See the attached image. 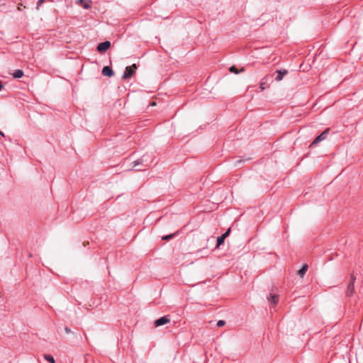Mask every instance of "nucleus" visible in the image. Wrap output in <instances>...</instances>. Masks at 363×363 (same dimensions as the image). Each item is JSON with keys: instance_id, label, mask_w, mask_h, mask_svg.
I'll return each mask as SVG.
<instances>
[{"instance_id": "2", "label": "nucleus", "mask_w": 363, "mask_h": 363, "mask_svg": "<svg viewBox=\"0 0 363 363\" xmlns=\"http://www.w3.org/2000/svg\"><path fill=\"white\" fill-rule=\"evenodd\" d=\"M355 280H356V277H354V275L351 274L350 282L348 284L347 289L346 291L347 296H351L353 295L354 291V284Z\"/></svg>"}, {"instance_id": "18", "label": "nucleus", "mask_w": 363, "mask_h": 363, "mask_svg": "<svg viewBox=\"0 0 363 363\" xmlns=\"http://www.w3.org/2000/svg\"><path fill=\"white\" fill-rule=\"evenodd\" d=\"M45 0H38V2H37V6H36V9H39L40 6H41V4L44 2Z\"/></svg>"}, {"instance_id": "10", "label": "nucleus", "mask_w": 363, "mask_h": 363, "mask_svg": "<svg viewBox=\"0 0 363 363\" xmlns=\"http://www.w3.org/2000/svg\"><path fill=\"white\" fill-rule=\"evenodd\" d=\"M308 265L307 264H304L301 269H299L298 271V274L301 277H303V276L305 275L306 272H307L308 270Z\"/></svg>"}, {"instance_id": "6", "label": "nucleus", "mask_w": 363, "mask_h": 363, "mask_svg": "<svg viewBox=\"0 0 363 363\" xmlns=\"http://www.w3.org/2000/svg\"><path fill=\"white\" fill-rule=\"evenodd\" d=\"M101 72L104 76H107L109 77H112L114 74L113 69L109 66L104 67Z\"/></svg>"}, {"instance_id": "8", "label": "nucleus", "mask_w": 363, "mask_h": 363, "mask_svg": "<svg viewBox=\"0 0 363 363\" xmlns=\"http://www.w3.org/2000/svg\"><path fill=\"white\" fill-rule=\"evenodd\" d=\"M277 75L275 77V79L277 82H279V81L282 80L283 77L287 74V71L286 69L277 70Z\"/></svg>"}, {"instance_id": "19", "label": "nucleus", "mask_w": 363, "mask_h": 363, "mask_svg": "<svg viewBox=\"0 0 363 363\" xmlns=\"http://www.w3.org/2000/svg\"><path fill=\"white\" fill-rule=\"evenodd\" d=\"M259 88H260L262 90H264V89H265L264 83L261 82V83H260V84H259Z\"/></svg>"}, {"instance_id": "9", "label": "nucleus", "mask_w": 363, "mask_h": 363, "mask_svg": "<svg viewBox=\"0 0 363 363\" xmlns=\"http://www.w3.org/2000/svg\"><path fill=\"white\" fill-rule=\"evenodd\" d=\"M268 301L274 304H277L279 301V296L277 294H270Z\"/></svg>"}, {"instance_id": "13", "label": "nucleus", "mask_w": 363, "mask_h": 363, "mask_svg": "<svg viewBox=\"0 0 363 363\" xmlns=\"http://www.w3.org/2000/svg\"><path fill=\"white\" fill-rule=\"evenodd\" d=\"M178 234V232H176L174 233H172L169 235H164L162 237V240H169L172 238H174Z\"/></svg>"}, {"instance_id": "7", "label": "nucleus", "mask_w": 363, "mask_h": 363, "mask_svg": "<svg viewBox=\"0 0 363 363\" xmlns=\"http://www.w3.org/2000/svg\"><path fill=\"white\" fill-rule=\"evenodd\" d=\"M230 233V230H228L227 232L223 233L221 236L218 237L217 238V247H218L220 245L224 243L225 239L228 236Z\"/></svg>"}, {"instance_id": "15", "label": "nucleus", "mask_w": 363, "mask_h": 363, "mask_svg": "<svg viewBox=\"0 0 363 363\" xmlns=\"http://www.w3.org/2000/svg\"><path fill=\"white\" fill-rule=\"evenodd\" d=\"M145 161V156L142 157L140 159H139L138 160H136L133 162V167H136L138 165L140 164H143V162Z\"/></svg>"}, {"instance_id": "5", "label": "nucleus", "mask_w": 363, "mask_h": 363, "mask_svg": "<svg viewBox=\"0 0 363 363\" xmlns=\"http://www.w3.org/2000/svg\"><path fill=\"white\" fill-rule=\"evenodd\" d=\"M170 322V318L168 315H164L155 321V327H159Z\"/></svg>"}, {"instance_id": "20", "label": "nucleus", "mask_w": 363, "mask_h": 363, "mask_svg": "<svg viewBox=\"0 0 363 363\" xmlns=\"http://www.w3.org/2000/svg\"><path fill=\"white\" fill-rule=\"evenodd\" d=\"M148 167H149V165H148V164H145V165H144V169H143V170H144V169H146ZM135 170H136V171H140V170H143V169H139V168H138V169H136Z\"/></svg>"}, {"instance_id": "14", "label": "nucleus", "mask_w": 363, "mask_h": 363, "mask_svg": "<svg viewBox=\"0 0 363 363\" xmlns=\"http://www.w3.org/2000/svg\"><path fill=\"white\" fill-rule=\"evenodd\" d=\"M44 358L50 363H55L54 357L50 354H44Z\"/></svg>"}, {"instance_id": "3", "label": "nucleus", "mask_w": 363, "mask_h": 363, "mask_svg": "<svg viewBox=\"0 0 363 363\" xmlns=\"http://www.w3.org/2000/svg\"><path fill=\"white\" fill-rule=\"evenodd\" d=\"M110 47H111V43L109 41L106 40L103 43H100L97 45L96 49L99 52L103 53V52H105Z\"/></svg>"}, {"instance_id": "12", "label": "nucleus", "mask_w": 363, "mask_h": 363, "mask_svg": "<svg viewBox=\"0 0 363 363\" xmlns=\"http://www.w3.org/2000/svg\"><path fill=\"white\" fill-rule=\"evenodd\" d=\"M82 6L85 9H89L91 7V0H80Z\"/></svg>"}, {"instance_id": "21", "label": "nucleus", "mask_w": 363, "mask_h": 363, "mask_svg": "<svg viewBox=\"0 0 363 363\" xmlns=\"http://www.w3.org/2000/svg\"><path fill=\"white\" fill-rule=\"evenodd\" d=\"M65 332H66L67 333H71V330H70L69 328L66 327V328H65Z\"/></svg>"}, {"instance_id": "4", "label": "nucleus", "mask_w": 363, "mask_h": 363, "mask_svg": "<svg viewBox=\"0 0 363 363\" xmlns=\"http://www.w3.org/2000/svg\"><path fill=\"white\" fill-rule=\"evenodd\" d=\"M329 133V129H326L322 132L318 136H317L312 143V145H317L320 141L325 140Z\"/></svg>"}, {"instance_id": "11", "label": "nucleus", "mask_w": 363, "mask_h": 363, "mask_svg": "<svg viewBox=\"0 0 363 363\" xmlns=\"http://www.w3.org/2000/svg\"><path fill=\"white\" fill-rule=\"evenodd\" d=\"M23 76V72L21 69H16L13 73V77L19 79Z\"/></svg>"}, {"instance_id": "16", "label": "nucleus", "mask_w": 363, "mask_h": 363, "mask_svg": "<svg viewBox=\"0 0 363 363\" xmlns=\"http://www.w3.org/2000/svg\"><path fill=\"white\" fill-rule=\"evenodd\" d=\"M230 72L237 74H238V73H240L241 72H244V69L242 68L240 71H238V69L235 66H232L230 68Z\"/></svg>"}, {"instance_id": "23", "label": "nucleus", "mask_w": 363, "mask_h": 363, "mask_svg": "<svg viewBox=\"0 0 363 363\" xmlns=\"http://www.w3.org/2000/svg\"><path fill=\"white\" fill-rule=\"evenodd\" d=\"M2 87H3V85H2L1 82H0V91L1 90Z\"/></svg>"}, {"instance_id": "1", "label": "nucleus", "mask_w": 363, "mask_h": 363, "mask_svg": "<svg viewBox=\"0 0 363 363\" xmlns=\"http://www.w3.org/2000/svg\"><path fill=\"white\" fill-rule=\"evenodd\" d=\"M136 69L137 66L135 64H133L131 66L126 67L123 75V79H130L135 74Z\"/></svg>"}, {"instance_id": "22", "label": "nucleus", "mask_w": 363, "mask_h": 363, "mask_svg": "<svg viewBox=\"0 0 363 363\" xmlns=\"http://www.w3.org/2000/svg\"><path fill=\"white\" fill-rule=\"evenodd\" d=\"M0 135L2 136V137H5V135L4 133L0 130Z\"/></svg>"}, {"instance_id": "17", "label": "nucleus", "mask_w": 363, "mask_h": 363, "mask_svg": "<svg viewBox=\"0 0 363 363\" xmlns=\"http://www.w3.org/2000/svg\"><path fill=\"white\" fill-rule=\"evenodd\" d=\"M217 326L218 327H223L225 325V321L223 320H220L217 322Z\"/></svg>"}]
</instances>
